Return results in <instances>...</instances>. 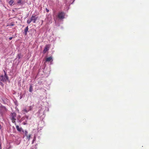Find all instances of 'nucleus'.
Here are the masks:
<instances>
[{"instance_id":"nucleus-17","label":"nucleus","mask_w":149,"mask_h":149,"mask_svg":"<svg viewBox=\"0 0 149 149\" xmlns=\"http://www.w3.org/2000/svg\"><path fill=\"white\" fill-rule=\"evenodd\" d=\"M36 137L35 136H34L33 139V140L32 141V144H33L34 141H36Z\"/></svg>"},{"instance_id":"nucleus-2","label":"nucleus","mask_w":149,"mask_h":149,"mask_svg":"<svg viewBox=\"0 0 149 149\" xmlns=\"http://www.w3.org/2000/svg\"><path fill=\"white\" fill-rule=\"evenodd\" d=\"M16 114L14 112L10 114V118L13 123H15V121L16 120Z\"/></svg>"},{"instance_id":"nucleus-21","label":"nucleus","mask_w":149,"mask_h":149,"mask_svg":"<svg viewBox=\"0 0 149 149\" xmlns=\"http://www.w3.org/2000/svg\"><path fill=\"white\" fill-rule=\"evenodd\" d=\"M46 12L47 13H48L49 12V9H47V8H46Z\"/></svg>"},{"instance_id":"nucleus-9","label":"nucleus","mask_w":149,"mask_h":149,"mask_svg":"<svg viewBox=\"0 0 149 149\" xmlns=\"http://www.w3.org/2000/svg\"><path fill=\"white\" fill-rule=\"evenodd\" d=\"M28 27L27 26L25 29L24 30V33H25V34L26 35L27 34V33L28 30Z\"/></svg>"},{"instance_id":"nucleus-24","label":"nucleus","mask_w":149,"mask_h":149,"mask_svg":"<svg viewBox=\"0 0 149 149\" xmlns=\"http://www.w3.org/2000/svg\"><path fill=\"white\" fill-rule=\"evenodd\" d=\"M22 97V96L21 95L20 97V99H21Z\"/></svg>"},{"instance_id":"nucleus-27","label":"nucleus","mask_w":149,"mask_h":149,"mask_svg":"<svg viewBox=\"0 0 149 149\" xmlns=\"http://www.w3.org/2000/svg\"><path fill=\"white\" fill-rule=\"evenodd\" d=\"M26 118L28 119V116H26Z\"/></svg>"},{"instance_id":"nucleus-1","label":"nucleus","mask_w":149,"mask_h":149,"mask_svg":"<svg viewBox=\"0 0 149 149\" xmlns=\"http://www.w3.org/2000/svg\"><path fill=\"white\" fill-rule=\"evenodd\" d=\"M37 18L38 17L36 16V15H32L31 18L27 20V23L28 24H29L31 22H33L34 23H35Z\"/></svg>"},{"instance_id":"nucleus-15","label":"nucleus","mask_w":149,"mask_h":149,"mask_svg":"<svg viewBox=\"0 0 149 149\" xmlns=\"http://www.w3.org/2000/svg\"><path fill=\"white\" fill-rule=\"evenodd\" d=\"M28 110V111H30L32 109V107L31 106L29 107H28V108H26Z\"/></svg>"},{"instance_id":"nucleus-31","label":"nucleus","mask_w":149,"mask_h":149,"mask_svg":"<svg viewBox=\"0 0 149 149\" xmlns=\"http://www.w3.org/2000/svg\"><path fill=\"white\" fill-rule=\"evenodd\" d=\"M0 1H1V0H0Z\"/></svg>"},{"instance_id":"nucleus-22","label":"nucleus","mask_w":149,"mask_h":149,"mask_svg":"<svg viewBox=\"0 0 149 149\" xmlns=\"http://www.w3.org/2000/svg\"><path fill=\"white\" fill-rule=\"evenodd\" d=\"M12 37H10L9 38V40H11L12 39Z\"/></svg>"},{"instance_id":"nucleus-5","label":"nucleus","mask_w":149,"mask_h":149,"mask_svg":"<svg viewBox=\"0 0 149 149\" xmlns=\"http://www.w3.org/2000/svg\"><path fill=\"white\" fill-rule=\"evenodd\" d=\"M52 17L51 16L47 17L46 19L45 20L47 24L51 23L52 22Z\"/></svg>"},{"instance_id":"nucleus-3","label":"nucleus","mask_w":149,"mask_h":149,"mask_svg":"<svg viewBox=\"0 0 149 149\" xmlns=\"http://www.w3.org/2000/svg\"><path fill=\"white\" fill-rule=\"evenodd\" d=\"M65 13L63 12H59L57 15V17L60 20L62 19L65 18Z\"/></svg>"},{"instance_id":"nucleus-10","label":"nucleus","mask_w":149,"mask_h":149,"mask_svg":"<svg viewBox=\"0 0 149 149\" xmlns=\"http://www.w3.org/2000/svg\"><path fill=\"white\" fill-rule=\"evenodd\" d=\"M30 86L29 88V91L30 92H32L33 91V86L31 84H30Z\"/></svg>"},{"instance_id":"nucleus-13","label":"nucleus","mask_w":149,"mask_h":149,"mask_svg":"<svg viewBox=\"0 0 149 149\" xmlns=\"http://www.w3.org/2000/svg\"><path fill=\"white\" fill-rule=\"evenodd\" d=\"M26 137L27 139H28V141H29L31 138V135L29 134V135L27 136Z\"/></svg>"},{"instance_id":"nucleus-16","label":"nucleus","mask_w":149,"mask_h":149,"mask_svg":"<svg viewBox=\"0 0 149 149\" xmlns=\"http://www.w3.org/2000/svg\"><path fill=\"white\" fill-rule=\"evenodd\" d=\"M23 111L25 113H27L28 112V110L27 109H23Z\"/></svg>"},{"instance_id":"nucleus-18","label":"nucleus","mask_w":149,"mask_h":149,"mask_svg":"<svg viewBox=\"0 0 149 149\" xmlns=\"http://www.w3.org/2000/svg\"><path fill=\"white\" fill-rule=\"evenodd\" d=\"M42 110V108H41L38 111V114H40V112H41V111Z\"/></svg>"},{"instance_id":"nucleus-29","label":"nucleus","mask_w":149,"mask_h":149,"mask_svg":"<svg viewBox=\"0 0 149 149\" xmlns=\"http://www.w3.org/2000/svg\"><path fill=\"white\" fill-rule=\"evenodd\" d=\"M74 1H75V0H74L73 2H74Z\"/></svg>"},{"instance_id":"nucleus-30","label":"nucleus","mask_w":149,"mask_h":149,"mask_svg":"<svg viewBox=\"0 0 149 149\" xmlns=\"http://www.w3.org/2000/svg\"><path fill=\"white\" fill-rule=\"evenodd\" d=\"M35 149H37V148H35Z\"/></svg>"},{"instance_id":"nucleus-25","label":"nucleus","mask_w":149,"mask_h":149,"mask_svg":"<svg viewBox=\"0 0 149 149\" xmlns=\"http://www.w3.org/2000/svg\"><path fill=\"white\" fill-rule=\"evenodd\" d=\"M56 3H58L59 2V1L58 0H57L56 1Z\"/></svg>"},{"instance_id":"nucleus-23","label":"nucleus","mask_w":149,"mask_h":149,"mask_svg":"<svg viewBox=\"0 0 149 149\" xmlns=\"http://www.w3.org/2000/svg\"><path fill=\"white\" fill-rule=\"evenodd\" d=\"M23 120V118H22L19 121L20 122H21V121Z\"/></svg>"},{"instance_id":"nucleus-28","label":"nucleus","mask_w":149,"mask_h":149,"mask_svg":"<svg viewBox=\"0 0 149 149\" xmlns=\"http://www.w3.org/2000/svg\"><path fill=\"white\" fill-rule=\"evenodd\" d=\"M31 149H33V148H31Z\"/></svg>"},{"instance_id":"nucleus-11","label":"nucleus","mask_w":149,"mask_h":149,"mask_svg":"<svg viewBox=\"0 0 149 149\" xmlns=\"http://www.w3.org/2000/svg\"><path fill=\"white\" fill-rule=\"evenodd\" d=\"M17 3L19 4H23L22 0H18L17 1Z\"/></svg>"},{"instance_id":"nucleus-7","label":"nucleus","mask_w":149,"mask_h":149,"mask_svg":"<svg viewBox=\"0 0 149 149\" xmlns=\"http://www.w3.org/2000/svg\"><path fill=\"white\" fill-rule=\"evenodd\" d=\"M53 61L52 58V57H50L47 58L46 59V62H50L51 63Z\"/></svg>"},{"instance_id":"nucleus-4","label":"nucleus","mask_w":149,"mask_h":149,"mask_svg":"<svg viewBox=\"0 0 149 149\" xmlns=\"http://www.w3.org/2000/svg\"><path fill=\"white\" fill-rule=\"evenodd\" d=\"M5 72V76L4 77L3 76H1L0 77V79L1 81H6V80L8 79L7 76L6 74V73Z\"/></svg>"},{"instance_id":"nucleus-20","label":"nucleus","mask_w":149,"mask_h":149,"mask_svg":"<svg viewBox=\"0 0 149 149\" xmlns=\"http://www.w3.org/2000/svg\"><path fill=\"white\" fill-rule=\"evenodd\" d=\"M22 124L24 125H26V124L27 123L26 122H23L22 123Z\"/></svg>"},{"instance_id":"nucleus-26","label":"nucleus","mask_w":149,"mask_h":149,"mask_svg":"<svg viewBox=\"0 0 149 149\" xmlns=\"http://www.w3.org/2000/svg\"><path fill=\"white\" fill-rule=\"evenodd\" d=\"M2 127L1 125L0 124V129H1Z\"/></svg>"},{"instance_id":"nucleus-12","label":"nucleus","mask_w":149,"mask_h":149,"mask_svg":"<svg viewBox=\"0 0 149 149\" xmlns=\"http://www.w3.org/2000/svg\"><path fill=\"white\" fill-rule=\"evenodd\" d=\"M13 2H13V0H10L9 1V3L10 6H12V4L13 3Z\"/></svg>"},{"instance_id":"nucleus-8","label":"nucleus","mask_w":149,"mask_h":149,"mask_svg":"<svg viewBox=\"0 0 149 149\" xmlns=\"http://www.w3.org/2000/svg\"><path fill=\"white\" fill-rule=\"evenodd\" d=\"M23 131H24V132H22V134H24V136H28V132L26 130H24Z\"/></svg>"},{"instance_id":"nucleus-6","label":"nucleus","mask_w":149,"mask_h":149,"mask_svg":"<svg viewBox=\"0 0 149 149\" xmlns=\"http://www.w3.org/2000/svg\"><path fill=\"white\" fill-rule=\"evenodd\" d=\"M16 128L17 130L19 132H24V131H23V130L22 129V127H19L18 125H16Z\"/></svg>"},{"instance_id":"nucleus-14","label":"nucleus","mask_w":149,"mask_h":149,"mask_svg":"<svg viewBox=\"0 0 149 149\" xmlns=\"http://www.w3.org/2000/svg\"><path fill=\"white\" fill-rule=\"evenodd\" d=\"M21 55L20 54H18L17 56V58H18L19 59H20L21 57Z\"/></svg>"},{"instance_id":"nucleus-19","label":"nucleus","mask_w":149,"mask_h":149,"mask_svg":"<svg viewBox=\"0 0 149 149\" xmlns=\"http://www.w3.org/2000/svg\"><path fill=\"white\" fill-rule=\"evenodd\" d=\"M48 50V49H47V48H46V47H45V48L44 49V50H43V52H45V51H47V50Z\"/></svg>"}]
</instances>
